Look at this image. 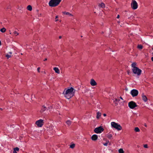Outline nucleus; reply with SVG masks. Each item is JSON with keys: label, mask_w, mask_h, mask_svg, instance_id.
Segmentation results:
<instances>
[{"label": "nucleus", "mask_w": 153, "mask_h": 153, "mask_svg": "<svg viewBox=\"0 0 153 153\" xmlns=\"http://www.w3.org/2000/svg\"><path fill=\"white\" fill-rule=\"evenodd\" d=\"M53 69L56 73L58 74L60 73V70L57 67H54L53 68Z\"/></svg>", "instance_id": "4468645a"}, {"label": "nucleus", "mask_w": 153, "mask_h": 153, "mask_svg": "<svg viewBox=\"0 0 153 153\" xmlns=\"http://www.w3.org/2000/svg\"><path fill=\"white\" fill-rule=\"evenodd\" d=\"M101 114L100 112L99 111L97 113V115L96 116L97 118V119H99L101 116Z\"/></svg>", "instance_id": "dca6fc26"}, {"label": "nucleus", "mask_w": 153, "mask_h": 153, "mask_svg": "<svg viewBox=\"0 0 153 153\" xmlns=\"http://www.w3.org/2000/svg\"><path fill=\"white\" fill-rule=\"evenodd\" d=\"M107 137L109 139H111L112 137V135L111 134H108L107 135Z\"/></svg>", "instance_id": "5701e85b"}, {"label": "nucleus", "mask_w": 153, "mask_h": 153, "mask_svg": "<svg viewBox=\"0 0 153 153\" xmlns=\"http://www.w3.org/2000/svg\"><path fill=\"white\" fill-rule=\"evenodd\" d=\"M58 18V16H56V17H55V19H56L55 21H56H56H57L58 20V19H57Z\"/></svg>", "instance_id": "2f4dec72"}, {"label": "nucleus", "mask_w": 153, "mask_h": 153, "mask_svg": "<svg viewBox=\"0 0 153 153\" xmlns=\"http://www.w3.org/2000/svg\"><path fill=\"white\" fill-rule=\"evenodd\" d=\"M10 8H11V7H10V5L6 7V9H10Z\"/></svg>", "instance_id": "473e14b6"}, {"label": "nucleus", "mask_w": 153, "mask_h": 153, "mask_svg": "<svg viewBox=\"0 0 153 153\" xmlns=\"http://www.w3.org/2000/svg\"><path fill=\"white\" fill-rule=\"evenodd\" d=\"M99 6L102 8H104L105 7V4L103 3H101L100 4Z\"/></svg>", "instance_id": "a878e982"}, {"label": "nucleus", "mask_w": 153, "mask_h": 153, "mask_svg": "<svg viewBox=\"0 0 153 153\" xmlns=\"http://www.w3.org/2000/svg\"><path fill=\"white\" fill-rule=\"evenodd\" d=\"M61 0H51L48 4L50 7H54L58 6L61 2Z\"/></svg>", "instance_id": "f03ea898"}, {"label": "nucleus", "mask_w": 153, "mask_h": 153, "mask_svg": "<svg viewBox=\"0 0 153 153\" xmlns=\"http://www.w3.org/2000/svg\"><path fill=\"white\" fill-rule=\"evenodd\" d=\"M42 15V14L41 13H39L38 14V16L39 17L41 16Z\"/></svg>", "instance_id": "e433bc0d"}, {"label": "nucleus", "mask_w": 153, "mask_h": 153, "mask_svg": "<svg viewBox=\"0 0 153 153\" xmlns=\"http://www.w3.org/2000/svg\"><path fill=\"white\" fill-rule=\"evenodd\" d=\"M19 149L18 147H16L13 149V153H17V151H19Z\"/></svg>", "instance_id": "a211bd4d"}, {"label": "nucleus", "mask_w": 153, "mask_h": 153, "mask_svg": "<svg viewBox=\"0 0 153 153\" xmlns=\"http://www.w3.org/2000/svg\"><path fill=\"white\" fill-rule=\"evenodd\" d=\"M46 109H48L45 106H42V109L41 111V112H43L45 111Z\"/></svg>", "instance_id": "2eb2a0df"}, {"label": "nucleus", "mask_w": 153, "mask_h": 153, "mask_svg": "<svg viewBox=\"0 0 153 153\" xmlns=\"http://www.w3.org/2000/svg\"><path fill=\"white\" fill-rule=\"evenodd\" d=\"M130 94L133 97H134L137 95L138 92L137 90L133 89L131 91Z\"/></svg>", "instance_id": "1a4fd4ad"}, {"label": "nucleus", "mask_w": 153, "mask_h": 153, "mask_svg": "<svg viewBox=\"0 0 153 153\" xmlns=\"http://www.w3.org/2000/svg\"><path fill=\"white\" fill-rule=\"evenodd\" d=\"M142 97L143 100L145 102L147 101L148 99L146 96L143 93L142 94Z\"/></svg>", "instance_id": "f8f14e48"}, {"label": "nucleus", "mask_w": 153, "mask_h": 153, "mask_svg": "<svg viewBox=\"0 0 153 153\" xmlns=\"http://www.w3.org/2000/svg\"><path fill=\"white\" fill-rule=\"evenodd\" d=\"M144 126L146 127H147V125L146 124H145L144 125Z\"/></svg>", "instance_id": "37998d69"}, {"label": "nucleus", "mask_w": 153, "mask_h": 153, "mask_svg": "<svg viewBox=\"0 0 153 153\" xmlns=\"http://www.w3.org/2000/svg\"><path fill=\"white\" fill-rule=\"evenodd\" d=\"M136 65L137 64L136 62L133 63L131 65V67H132V68H137V67H136Z\"/></svg>", "instance_id": "6ab92c4d"}, {"label": "nucleus", "mask_w": 153, "mask_h": 153, "mask_svg": "<svg viewBox=\"0 0 153 153\" xmlns=\"http://www.w3.org/2000/svg\"><path fill=\"white\" fill-rule=\"evenodd\" d=\"M111 125L112 128H114L118 131L121 130L122 129V127L120 124L114 122L111 123Z\"/></svg>", "instance_id": "7ed1b4c3"}, {"label": "nucleus", "mask_w": 153, "mask_h": 153, "mask_svg": "<svg viewBox=\"0 0 153 153\" xmlns=\"http://www.w3.org/2000/svg\"><path fill=\"white\" fill-rule=\"evenodd\" d=\"M109 142L108 140H107L106 141V142L105 143H103V145L105 146H107L108 145V143Z\"/></svg>", "instance_id": "cd10ccee"}, {"label": "nucleus", "mask_w": 153, "mask_h": 153, "mask_svg": "<svg viewBox=\"0 0 153 153\" xmlns=\"http://www.w3.org/2000/svg\"><path fill=\"white\" fill-rule=\"evenodd\" d=\"M152 54H153V52L152 53Z\"/></svg>", "instance_id": "09e8293b"}, {"label": "nucleus", "mask_w": 153, "mask_h": 153, "mask_svg": "<svg viewBox=\"0 0 153 153\" xmlns=\"http://www.w3.org/2000/svg\"><path fill=\"white\" fill-rule=\"evenodd\" d=\"M152 50H153V48H152Z\"/></svg>", "instance_id": "8fccbe9b"}, {"label": "nucleus", "mask_w": 153, "mask_h": 153, "mask_svg": "<svg viewBox=\"0 0 153 153\" xmlns=\"http://www.w3.org/2000/svg\"><path fill=\"white\" fill-rule=\"evenodd\" d=\"M134 131L136 132H139L140 131V129L137 127H136L134 129Z\"/></svg>", "instance_id": "4be33fe9"}, {"label": "nucleus", "mask_w": 153, "mask_h": 153, "mask_svg": "<svg viewBox=\"0 0 153 153\" xmlns=\"http://www.w3.org/2000/svg\"><path fill=\"white\" fill-rule=\"evenodd\" d=\"M98 139V136L96 134L93 135L91 137V139L93 141H96Z\"/></svg>", "instance_id": "ddd939ff"}, {"label": "nucleus", "mask_w": 153, "mask_h": 153, "mask_svg": "<svg viewBox=\"0 0 153 153\" xmlns=\"http://www.w3.org/2000/svg\"><path fill=\"white\" fill-rule=\"evenodd\" d=\"M59 39H61V38H62V36H59Z\"/></svg>", "instance_id": "c03bdc74"}, {"label": "nucleus", "mask_w": 153, "mask_h": 153, "mask_svg": "<svg viewBox=\"0 0 153 153\" xmlns=\"http://www.w3.org/2000/svg\"><path fill=\"white\" fill-rule=\"evenodd\" d=\"M132 71L134 74H137L138 76H140L142 72L141 70L137 67L132 68Z\"/></svg>", "instance_id": "20e7f679"}, {"label": "nucleus", "mask_w": 153, "mask_h": 153, "mask_svg": "<svg viewBox=\"0 0 153 153\" xmlns=\"http://www.w3.org/2000/svg\"><path fill=\"white\" fill-rule=\"evenodd\" d=\"M1 45V41L0 40V46Z\"/></svg>", "instance_id": "a18cd8bd"}, {"label": "nucleus", "mask_w": 153, "mask_h": 153, "mask_svg": "<svg viewBox=\"0 0 153 153\" xmlns=\"http://www.w3.org/2000/svg\"><path fill=\"white\" fill-rule=\"evenodd\" d=\"M131 8L133 10L136 9L137 8L138 4L136 1L132 0L131 4Z\"/></svg>", "instance_id": "423d86ee"}, {"label": "nucleus", "mask_w": 153, "mask_h": 153, "mask_svg": "<svg viewBox=\"0 0 153 153\" xmlns=\"http://www.w3.org/2000/svg\"><path fill=\"white\" fill-rule=\"evenodd\" d=\"M90 84L92 86H95L97 85V83L94 79H92L90 80Z\"/></svg>", "instance_id": "9b49d317"}, {"label": "nucleus", "mask_w": 153, "mask_h": 153, "mask_svg": "<svg viewBox=\"0 0 153 153\" xmlns=\"http://www.w3.org/2000/svg\"><path fill=\"white\" fill-rule=\"evenodd\" d=\"M40 67L38 68L37 69V71H38V72H40Z\"/></svg>", "instance_id": "72a5a7b5"}, {"label": "nucleus", "mask_w": 153, "mask_h": 153, "mask_svg": "<svg viewBox=\"0 0 153 153\" xmlns=\"http://www.w3.org/2000/svg\"><path fill=\"white\" fill-rule=\"evenodd\" d=\"M13 33L16 36H18L19 34V33L16 31H14Z\"/></svg>", "instance_id": "c756f323"}, {"label": "nucleus", "mask_w": 153, "mask_h": 153, "mask_svg": "<svg viewBox=\"0 0 153 153\" xmlns=\"http://www.w3.org/2000/svg\"><path fill=\"white\" fill-rule=\"evenodd\" d=\"M62 13L63 15H66L70 17H73L74 15L71 13L66 11H63Z\"/></svg>", "instance_id": "9d476101"}, {"label": "nucleus", "mask_w": 153, "mask_h": 153, "mask_svg": "<svg viewBox=\"0 0 153 153\" xmlns=\"http://www.w3.org/2000/svg\"><path fill=\"white\" fill-rule=\"evenodd\" d=\"M0 31L2 33H4L6 31V29L4 27L1 28Z\"/></svg>", "instance_id": "aec40b11"}, {"label": "nucleus", "mask_w": 153, "mask_h": 153, "mask_svg": "<svg viewBox=\"0 0 153 153\" xmlns=\"http://www.w3.org/2000/svg\"><path fill=\"white\" fill-rule=\"evenodd\" d=\"M75 91L74 88L71 87L68 89H65L63 92V94L66 99H69L74 95Z\"/></svg>", "instance_id": "f257e3e1"}, {"label": "nucleus", "mask_w": 153, "mask_h": 153, "mask_svg": "<svg viewBox=\"0 0 153 153\" xmlns=\"http://www.w3.org/2000/svg\"><path fill=\"white\" fill-rule=\"evenodd\" d=\"M137 48L138 49H141L143 48V46L141 45H138Z\"/></svg>", "instance_id": "c85d7f7f"}, {"label": "nucleus", "mask_w": 153, "mask_h": 153, "mask_svg": "<svg viewBox=\"0 0 153 153\" xmlns=\"http://www.w3.org/2000/svg\"><path fill=\"white\" fill-rule=\"evenodd\" d=\"M66 123L68 126H70L71 124V122L70 121L68 120L66 122Z\"/></svg>", "instance_id": "b1692460"}, {"label": "nucleus", "mask_w": 153, "mask_h": 153, "mask_svg": "<svg viewBox=\"0 0 153 153\" xmlns=\"http://www.w3.org/2000/svg\"><path fill=\"white\" fill-rule=\"evenodd\" d=\"M145 148H148V145L147 144H145V145H144V146H143Z\"/></svg>", "instance_id": "7c9ffc66"}, {"label": "nucleus", "mask_w": 153, "mask_h": 153, "mask_svg": "<svg viewBox=\"0 0 153 153\" xmlns=\"http://www.w3.org/2000/svg\"><path fill=\"white\" fill-rule=\"evenodd\" d=\"M115 100L116 102H118V101H120V100L119 99H115Z\"/></svg>", "instance_id": "c9c22d12"}, {"label": "nucleus", "mask_w": 153, "mask_h": 153, "mask_svg": "<svg viewBox=\"0 0 153 153\" xmlns=\"http://www.w3.org/2000/svg\"><path fill=\"white\" fill-rule=\"evenodd\" d=\"M104 130L102 126H100L95 128L94 131L96 133L100 134L102 133L104 131Z\"/></svg>", "instance_id": "39448f33"}, {"label": "nucleus", "mask_w": 153, "mask_h": 153, "mask_svg": "<svg viewBox=\"0 0 153 153\" xmlns=\"http://www.w3.org/2000/svg\"><path fill=\"white\" fill-rule=\"evenodd\" d=\"M47 60V58H45V59H44V61H46Z\"/></svg>", "instance_id": "79ce46f5"}, {"label": "nucleus", "mask_w": 153, "mask_h": 153, "mask_svg": "<svg viewBox=\"0 0 153 153\" xmlns=\"http://www.w3.org/2000/svg\"><path fill=\"white\" fill-rule=\"evenodd\" d=\"M75 146V144H73L70 145V148L73 149Z\"/></svg>", "instance_id": "bb28decb"}, {"label": "nucleus", "mask_w": 153, "mask_h": 153, "mask_svg": "<svg viewBox=\"0 0 153 153\" xmlns=\"http://www.w3.org/2000/svg\"><path fill=\"white\" fill-rule=\"evenodd\" d=\"M11 34V33H10V34Z\"/></svg>", "instance_id": "de8ad7c7"}, {"label": "nucleus", "mask_w": 153, "mask_h": 153, "mask_svg": "<svg viewBox=\"0 0 153 153\" xmlns=\"http://www.w3.org/2000/svg\"><path fill=\"white\" fill-rule=\"evenodd\" d=\"M151 60L153 62V57L151 58Z\"/></svg>", "instance_id": "a19ab883"}, {"label": "nucleus", "mask_w": 153, "mask_h": 153, "mask_svg": "<svg viewBox=\"0 0 153 153\" xmlns=\"http://www.w3.org/2000/svg\"><path fill=\"white\" fill-rule=\"evenodd\" d=\"M120 18V16L119 15H118L117 16V18L118 19H119Z\"/></svg>", "instance_id": "4c0bfd02"}, {"label": "nucleus", "mask_w": 153, "mask_h": 153, "mask_svg": "<svg viewBox=\"0 0 153 153\" xmlns=\"http://www.w3.org/2000/svg\"><path fill=\"white\" fill-rule=\"evenodd\" d=\"M52 108V107L51 106H49L48 108V109L50 110Z\"/></svg>", "instance_id": "f704fd0d"}, {"label": "nucleus", "mask_w": 153, "mask_h": 153, "mask_svg": "<svg viewBox=\"0 0 153 153\" xmlns=\"http://www.w3.org/2000/svg\"><path fill=\"white\" fill-rule=\"evenodd\" d=\"M103 115L104 116V117H105L106 116V115L105 114H103Z\"/></svg>", "instance_id": "58836bf2"}, {"label": "nucleus", "mask_w": 153, "mask_h": 153, "mask_svg": "<svg viewBox=\"0 0 153 153\" xmlns=\"http://www.w3.org/2000/svg\"><path fill=\"white\" fill-rule=\"evenodd\" d=\"M27 9L29 11H31L32 10V7L31 5H29L27 7Z\"/></svg>", "instance_id": "412c9836"}, {"label": "nucleus", "mask_w": 153, "mask_h": 153, "mask_svg": "<svg viewBox=\"0 0 153 153\" xmlns=\"http://www.w3.org/2000/svg\"><path fill=\"white\" fill-rule=\"evenodd\" d=\"M34 96V95H32L31 98H33V96Z\"/></svg>", "instance_id": "49530a36"}, {"label": "nucleus", "mask_w": 153, "mask_h": 153, "mask_svg": "<svg viewBox=\"0 0 153 153\" xmlns=\"http://www.w3.org/2000/svg\"><path fill=\"white\" fill-rule=\"evenodd\" d=\"M119 153H124V151L122 149H120L118 150Z\"/></svg>", "instance_id": "393cba45"}, {"label": "nucleus", "mask_w": 153, "mask_h": 153, "mask_svg": "<svg viewBox=\"0 0 153 153\" xmlns=\"http://www.w3.org/2000/svg\"><path fill=\"white\" fill-rule=\"evenodd\" d=\"M120 98L121 100H123V98H122V97H120Z\"/></svg>", "instance_id": "ea45409f"}, {"label": "nucleus", "mask_w": 153, "mask_h": 153, "mask_svg": "<svg viewBox=\"0 0 153 153\" xmlns=\"http://www.w3.org/2000/svg\"><path fill=\"white\" fill-rule=\"evenodd\" d=\"M128 106L131 109H133L137 106L136 103L132 101L129 102L128 103Z\"/></svg>", "instance_id": "6e6552de"}, {"label": "nucleus", "mask_w": 153, "mask_h": 153, "mask_svg": "<svg viewBox=\"0 0 153 153\" xmlns=\"http://www.w3.org/2000/svg\"><path fill=\"white\" fill-rule=\"evenodd\" d=\"M44 123V120L40 119L37 121L36 122V124L39 127H42Z\"/></svg>", "instance_id": "0eeeda50"}, {"label": "nucleus", "mask_w": 153, "mask_h": 153, "mask_svg": "<svg viewBox=\"0 0 153 153\" xmlns=\"http://www.w3.org/2000/svg\"><path fill=\"white\" fill-rule=\"evenodd\" d=\"M12 53L11 52H9L8 53H7L6 55V57H7L8 59L10 57H11V54H12Z\"/></svg>", "instance_id": "f3484780"}]
</instances>
